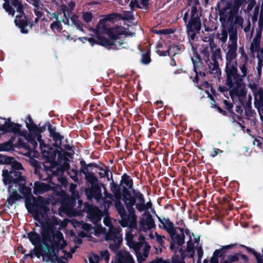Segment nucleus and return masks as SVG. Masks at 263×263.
Listing matches in <instances>:
<instances>
[{"label": "nucleus", "mask_w": 263, "mask_h": 263, "mask_svg": "<svg viewBox=\"0 0 263 263\" xmlns=\"http://www.w3.org/2000/svg\"><path fill=\"white\" fill-rule=\"evenodd\" d=\"M192 61L194 65V70L196 73L195 80L193 81L198 83V69L203 68V64L199 55L197 53L192 58Z\"/></svg>", "instance_id": "18"}, {"label": "nucleus", "mask_w": 263, "mask_h": 263, "mask_svg": "<svg viewBox=\"0 0 263 263\" xmlns=\"http://www.w3.org/2000/svg\"><path fill=\"white\" fill-rule=\"evenodd\" d=\"M127 209L128 210L129 214L128 215L125 214L124 215L120 217L121 219L119 220V223L123 227H127L128 229L137 228V216L135 214V210L129 209V208Z\"/></svg>", "instance_id": "12"}, {"label": "nucleus", "mask_w": 263, "mask_h": 263, "mask_svg": "<svg viewBox=\"0 0 263 263\" xmlns=\"http://www.w3.org/2000/svg\"><path fill=\"white\" fill-rule=\"evenodd\" d=\"M85 179L91 184V185L98 184V178L95 176L93 173L90 174V175L85 176Z\"/></svg>", "instance_id": "34"}, {"label": "nucleus", "mask_w": 263, "mask_h": 263, "mask_svg": "<svg viewBox=\"0 0 263 263\" xmlns=\"http://www.w3.org/2000/svg\"><path fill=\"white\" fill-rule=\"evenodd\" d=\"M246 4V0H234L231 6H228L222 9L220 13L221 28L233 26L232 21L234 15L238 12L240 7H244Z\"/></svg>", "instance_id": "6"}, {"label": "nucleus", "mask_w": 263, "mask_h": 263, "mask_svg": "<svg viewBox=\"0 0 263 263\" xmlns=\"http://www.w3.org/2000/svg\"><path fill=\"white\" fill-rule=\"evenodd\" d=\"M188 4L190 6H195L199 4V0H188Z\"/></svg>", "instance_id": "57"}, {"label": "nucleus", "mask_w": 263, "mask_h": 263, "mask_svg": "<svg viewBox=\"0 0 263 263\" xmlns=\"http://www.w3.org/2000/svg\"><path fill=\"white\" fill-rule=\"evenodd\" d=\"M100 255L102 259H104L107 262L109 259V253L107 250H103L100 252Z\"/></svg>", "instance_id": "42"}, {"label": "nucleus", "mask_w": 263, "mask_h": 263, "mask_svg": "<svg viewBox=\"0 0 263 263\" xmlns=\"http://www.w3.org/2000/svg\"><path fill=\"white\" fill-rule=\"evenodd\" d=\"M118 263H135L134 260L129 252L121 250L117 253Z\"/></svg>", "instance_id": "17"}, {"label": "nucleus", "mask_w": 263, "mask_h": 263, "mask_svg": "<svg viewBox=\"0 0 263 263\" xmlns=\"http://www.w3.org/2000/svg\"><path fill=\"white\" fill-rule=\"evenodd\" d=\"M223 104L225 105L226 108L228 110H230L233 107V105L232 103H229L227 100H224L223 101Z\"/></svg>", "instance_id": "50"}, {"label": "nucleus", "mask_w": 263, "mask_h": 263, "mask_svg": "<svg viewBox=\"0 0 263 263\" xmlns=\"http://www.w3.org/2000/svg\"><path fill=\"white\" fill-rule=\"evenodd\" d=\"M1 161L10 165L11 170H4L2 173L3 181L8 185L9 197L7 200V206L12 205L16 200L21 199L19 191L25 197V206L28 211L33 214L35 220L39 221L42 226L41 233L42 236L43 246L41 249V255L47 257L48 259L55 255V247L63 248L66 245L62 233L57 230L55 226L59 225V221L54 217H46L49 209L46 207L47 201L41 196L36 198L32 196L33 203L29 198L31 195V188L25 186V178L23 174L24 172L22 164L14 158L2 156Z\"/></svg>", "instance_id": "1"}, {"label": "nucleus", "mask_w": 263, "mask_h": 263, "mask_svg": "<svg viewBox=\"0 0 263 263\" xmlns=\"http://www.w3.org/2000/svg\"><path fill=\"white\" fill-rule=\"evenodd\" d=\"M217 37L221 44L222 49L226 51V85L229 86L234 94L237 96H242L243 79L249 72L248 57H243L239 67L241 74L238 73L236 58L237 55V31L234 26H225L221 28L220 32L217 33Z\"/></svg>", "instance_id": "2"}, {"label": "nucleus", "mask_w": 263, "mask_h": 263, "mask_svg": "<svg viewBox=\"0 0 263 263\" xmlns=\"http://www.w3.org/2000/svg\"><path fill=\"white\" fill-rule=\"evenodd\" d=\"M240 258V254L236 253L234 255L228 256L227 258L223 263H233L237 261Z\"/></svg>", "instance_id": "31"}, {"label": "nucleus", "mask_w": 263, "mask_h": 263, "mask_svg": "<svg viewBox=\"0 0 263 263\" xmlns=\"http://www.w3.org/2000/svg\"><path fill=\"white\" fill-rule=\"evenodd\" d=\"M89 263H98L99 262V257L95 254H92L88 257Z\"/></svg>", "instance_id": "47"}, {"label": "nucleus", "mask_w": 263, "mask_h": 263, "mask_svg": "<svg viewBox=\"0 0 263 263\" xmlns=\"http://www.w3.org/2000/svg\"><path fill=\"white\" fill-rule=\"evenodd\" d=\"M97 39L98 40V43L99 44H100L102 46H110L112 45V43L111 41H110L107 39L99 35H97Z\"/></svg>", "instance_id": "35"}, {"label": "nucleus", "mask_w": 263, "mask_h": 263, "mask_svg": "<svg viewBox=\"0 0 263 263\" xmlns=\"http://www.w3.org/2000/svg\"><path fill=\"white\" fill-rule=\"evenodd\" d=\"M192 6L191 12V18L196 17L195 15L196 14L197 15V7L195 6Z\"/></svg>", "instance_id": "54"}, {"label": "nucleus", "mask_w": 263, "mask_h": 263, "mask_svg": "<svg viewBox=\"0 0 263 263\" xmlns=\"http://www.w3.org/2000/svg\"><path fill=\"white\" fill-rule=\"evenodd\" d=\"M202 39L203 42H211L213 40V36L212 34L208 33L204 34V35L202 36Z\"/></svg>", "instance_id": "43"}, {"label": "nucleus", "mask_w": 263, "mask_h": 263, "mask_svg": "<svg viewBox=\"0 0 263 263\" xmlns=\"http://www.w3.org/2000/svg\"><path fill=\"white\" fill-rule=\"evenodd\" d=\"M51 16L50 20L52 18L54 19L55 21L59 20V13L58 12H55V13H49Z\"/></svg>", "instance_id": "59"}, {"label": "nucleus", "mask_w": 263, "mask_h": 263, "mask_svg": "<svg viewBox=\"0 0 263 263\" xmlns=\"http://www.w3.org/2000/svg\"><path fill=\"white\" fill-rule=\"evenodd\" d=\"M137 232V228L129 229V230L126 233L125 235V240L127 245L130 248H133L135 251H137L141 247L140 243L134 240Z\"/></svg>", "instance_id": "16"}, {"label": "nucleus", "mask_w": 263, "mask_h": 263, "mask_svg": "<svg viewBox=\"0 0 263 263\" xmlns=\"http://www.w3.org/2000/svg\"><path fill=\"white\" fill-rule=\"evenodd\" d=\"M62 11L64 13V16L66 17V18H68V20L69 19V13H71V12L69 11V10H68L67 8H66L65 7H63L62 8Z\"/></svg>", "instance_id": "51"}, {"label": "nucleus", "mask_w": 263, "mask_h": 263, "mask_svg": "<svg viewBox=\"0 0 263 263\" xmlns=\"http://www.w3.org/2000/svg\"><path fill=\"white\" fill-rule=\"evenodd\" d=\"M111 190L114 193L116 199L117 200L120 199L121 198V195L119 186L118 185H116L113 183L112 185L111 186Z\"/></svg>", "instance_id": "39"}, {"label": "nucleus", "mask_w": 263, "mask_h": 263, "mask_svg": "<svg viewBox=\"0 0 263 263\" xmlns=\"http://www.w3.org/2000/svg\"><path fill=\"white\" fill-rule=\"evenodd\" d=\"M251 23L250 21L248 20L243 26V30L245 32H248L250 30Z\"/></svg>", "instance_id": "48"}, {"label": "nucleus", "mask_w": 263, "mask_h": 263, "mask_svg": "<svg viewBox=\"0 0 263 263\" xmlns=\"http://www.w3.org/2000/svg\"><path fill=\"white\" fill-rule=\"evenodd\" d=\"M210 263H218V258L213 256L211 258Z\"/></svg>", "instance_id": "64"}, {"label": "nucleus", "mask_w": 263, "mask_h": 263, "mask_svg": "<svg viewBox=\"0 0 263 263\" xmlns=\"http://www.w3.org/2000/svg\"><path fill=\"white\" fill-rule=\"evenodd\" d=\"M105 239L110 241L109 248L114 252L117 251L122 242L120 229L112 228L108 229V232L105 235Z\"/></svg>", "instance_id": "9"}, {"label": "nucleus", "mask_w": 263, "mask_h": 263, "mask_svg": "<svg viewBox=\"0 0 263 263\" xmlns=\"http://www.w3.org/2000/svg\"><path fill=\"white\" fill-rule=\"evenodd\" d=\"M150 61L151 60L148 53H146V54H143L142 59L141 60L142 63L146 64L149 63Z\"/></svg>", "instance_id": "46"}, {"label": "nucleus", "mask_w": 263, "mask_h": 263, "mask_svg": "<svg viewBox=\"0 0 263 263\" xmlns=\"http://www.w3.org/2000/svg\"><path fill=\"white\" fill-rule=\"evenodd\" d=\"M51 189L50 185L42 182L35 181L34 183L33 193L35 195L42 194Z\"/></svg>", "instance_id": "19"}, {"label": "nucleus", "mask_w": 263, "mask_h": 263, "mask_svg": "<svg viewBox=\"0 0 263 263\" xmlns=\"http://www.w3.org/2000/svg\"><path fill=\"white\" fill-rule=\"evenodd\" d=\"M122 27H117L110 28L109 36L112 40H116L119 35L124 34L125 31Z\"/></svg>", "instance_id": "23"}, {"label": "nucleus", "mask_w": 263, "mask_h": 263, "mask_svg": "<svg viewBox=\"0 0 263 263\" xmlns=\"http://www.w3.org/2000/svg\"><path fill=\"white\" fill-rule=\"evenodd\" d=\"M155 234L156 236V240L161 246H162L164 242L165 237L163 236H161L158 234L157 233H155Z\"/></svg>", "instance_id": "45"}, {"label": "nucleus", "mask_w": 263, "mask_h": 263, "mask_svg": "<svg viewBox=\"0 0 263 263\" xmlns=\"http://www.w3.org/2000/svg\"><path fill=\"white\" fill-rule=\"evenodd\" d=\"M158 33L167 34L173 33V31L171 29H162L157 31Z\"/></svg>", "instance_id": "55"}, {"label": "nucleus", "mask_w": 263, "mask_h": 263, "mask_svg": "<svg viewBox=\"0 0 263 263\" xmlns=\"http://www.w3.org/2000/svg\"><path fill=\"white\" fill-rule=\"evenodd\" d=\"M236 13H236L234 15V16H233V21H232V24L233 25V26H234V27L235 28H236V27H235V24H236L238 26H240L241 28H243V19L240 16L237 15V16H235V15ZM236 29V31H237V29Z\"/></svg>", "instance_id": "28"}, {"label": "nucleus", "mask_w": 263, "mask_h": 263, "mask_svg": "<svg viewBox=\"0 0 263 263\" xmlns=\"http://www.w3.org/2000/svg\"><path fill=\"white\" fill-rule=\"evenodd\" d=\"M28 237L31 243L34 246L39 244L41 242L40 236L34 232H31L29 233L28 234Z\"/></svg>", "instance_id": "24"}, {"label": "nucleus", "mask_w": 263, "mask_h": 263, "mask_svg": "<svg viewBox=\"0 0 263 263\" xmlns=\"http://www.w3.org/2000/svg\"><path fill=\"white\" fill-rule=\"evenodd\" d=\"M69 167V163L67 161L64 162L62 166L54 163L47 162L44 164L43 167L41 168V172L40 173L39 178L44 181H49L51 180L52 176H61L64 171L68 170ZM58 179L62 183L65 181V179L62 177H58Z\"/></svg>", "instance_id": "5"}, {"label": "nucleus", "mask_w": 263, "mask_h": 263, "mask_svg": "<svg viewBox=\"0 0 263 263\" xmlns=\"http://www.w3.org/2000/svg\"><path fill=\"white\" fill-rule=\"evenodd\" d=\"M245 247L248 252L252 253L254 255L257 261V263H263V250L262 251V256H260L259 254L253 249L246 246H245Z\"/></svg>", "instance_id": "32"}, {"label": "nucleus", "mask_w": 263, "mask_h": 263, "mask_svg": "<svg viewBox=\"0 0 263 263\" xmlns=\"http://www.w3.org/2000/svg\"><path fill=\"white\" fill-rule=\"evenodd\" d=\"M13 149V144L10 141L3 143L0 145V151H9Z\"/></svg>", "instance_id": "37"}, {"label": "nucleus", "mask_w": 263, "mask_h": 263, "mask_svg": "<svg viewBox=\"0 0 263 263\" xmlns=\"http://www.w3.org/2000/svg\"><path fill=\"white\" fill-rule=\"evenodd\" d=\"M148 0H132L129 6L132 8L137 7L141 8L142 6H146Z\"/></svg>", "instance_id": "26"}, {"label": "nucleus", "mask_w": 263, "mask_h": 263, "mask_svg": "<svg viewBox=\"0 0 263 263\" xmlns=\"http://www.w3.org/2000/svg\"><path fill=\"white\" fill-rule=\"evenodd\" d=\"M148 255V253L143 252V253L142 255L141 256V257H140L139 256H137V257H138V260L141 259L142 260H144L147 257Z\"/></svg>", "instance_id": "63"}, {"label": "nucleus", "mask_w": 263, "mask_h": 263, "mask_svg": "<svg viewBox=\"0 0 263 263\" xmlns=\"http://www.w3.org/2000/svg\"><path fill=\"white\" fill-rule=\"evenodd\" d=\"M222 250V249L216 250L214 251L213 256H215L217 258H218L219 256H221L222 255V253H221Z\"/></svg>", "instance_id": "61"}, {"label": "nucleus", "mask_w": 263, "mask_h": 263, "mask_svg": "<svg viewBox=\"0 0 263 263\" xmlns=\"http://www.w3.org/2000/svg\"><path fill=\"white\" fill-rule=\"evenodd\" d=\"M155 221L152 216L149 213L143 214L139 223V230L146 232L155 228Z\"/></svg>", "instance_id": "15"}, {"label": "nucleus", "mask_w": 263, "mask_h": 263, "mask_svg": "<svg viewBox=\"0 0 263 263\" xmlns=\"http://www.w3.org/2000/svg\"><path fill=\"white\" fill-rule=\"evenodd\" d=\"M81 168L80 170V172L83 173L85 175V176H86L88 175H90V174L91 173H93L92 168H90L91 166H95L96 167H97V165L96 164H95L93 163H89L87 164L83 161H81Z\"/></svg>", "instance_id": "22"}, {"label": "nucleus", "mask_w": 263, "mask_h": 263, "mask_svg": "<svg viewBox=\"0 0 263 263\" xmlns=\"http://www.w3.org/2000/svg\"><path fill=\"white\" fill-rule=\"evenodd\" d=\"M119 200V199L117 200V201L116 202L115 206L118 214L120 215V217H121L126 214V211L123 205Z\"/></svg>", "instance_id": "29"}, {"label": "nucleus", "mask_w": 263, "mask_h": 263, "mask_svg": "<svg viewBox=\"0 0 263 263\" xmlns=\"http://www.w3.org/2000/svg\"><path fill=\"white\" fill-rule=\"evenodd\" d=\"M123 18L126 20L133 19V16L130 12H126L124 13Z\"/></svg>", "instance_id": "49"}, {"label": "nucleus", "mask_w": 263, "mask_h": 263, "mask_svg": "<svg viewBox=\"0 0 263 263\" xmlns=\"http://www.w3.org/2000/svg\"><path fill=\"white\" fill-rule=\"evenodd\" d=\"M201 28V22L198 15L196 17L191 18L187 25V32L190 40H194L196 34L199 32Z\"/></svg>", "instance_id": "14"}, {"label": "nucleus", "mask_w": 263, "mask_h": 263, "mask_svg": "<svg viewBox=\"0 0 263 263\" xmlns=\"http://www.w3.org/2000/svg\"><path fill=\"white\" fill-rule=\"evenodd\" d=\"M11 126H14L13 123L6 122L4 125L0 126V129L5 132H11L12 128H10Z\"/></svg>", "instance_id": "38"}, {"label": "nucleus", "mask_w": 263, "mask_h": 263, "mask_svg": "<svg viewBox=\"0 0 263 263\" xmlns=\"http://www.w3.org/2000/svg\"><path fill=\"white\" fill-rule=\"evenodd\" d=\"M160 222L162 224L163 228L169 233L172 240L176 242L178 246H181L184 243V234L183 229L175 228L174 224L169 219L159 218Z\"/></svg>", "instance_id": "7"}, {"label": "nucleus", "mask_w": 263, "mask_h": 263, "mask_svg": "<svg viewBox=\"0 0 263 263\" xmlns=\"http://www.w3.org/2000/svg\"><path fill=\"white\" fill-rule=\"evenodd\" d=\"M68 24L72 27H76L80 31H83V24L79 20L78 16L75 14L72 15L68 20Z\"/></svg>", "instance_id": "21"}, {"label": "nucleus", "mask_w": 263, "mask_h": 263, "mask_svg": "<svg viewBox=\"0 0 263 263\" xmlns=\"http://www.w3.org/2000/svg\"><path fill=\"white\" fill-rule=\"evenodd\" d=\"M100 170L101 171L99 173L100 177L101 178L106 177L107 178V180H109V173H110V175H111V173L109 171V170L107 167H106L105 169L100 168Z\"/></svg>", "instance_id": "41"}, {"label": "nucleus", "mask_w": 263, "mask_h": 263, "mask_svg": "<svg viewBox=\"0 0 263 263\" xmlns=\"http://www.w3.org/2000/svg\"><path fill=\"white\" fill-rule=\"evenodd\" d=\"M87 217L92 222L96 224L92 229L96 236L105 233V229L97 224L98 222L101 220L102 217V212L100 210L95 206H90L88 209Z\"/></svg>", "instance_id": "10"}, {"label": "nucleus", "mask_w": 263, "mask_h": 263, "mask_svg": "<svg viewBox=\"0 0 263 263\" xmlns=\"http://www.w3.org/2000/svg\"><path fill=\"white\" fill-rule=\"evenodd\" d=\"M26 126L31 134L33 136V139H28V140L32 144L33 148H35L37 145V142L35 141V140L36 139L40 142V146L42 149V142L41 136L40 134L39 129L33 123V121L31 119H28V121L26 122Z\"/></svg>", "instance_id": "13"}, {"label": "nucleus", "mask_w": 263, "mask_h": 263, "mask_svg": "<svg viewBox=\"0 0 263 263\" xmlns=\"http://www.w3.org/2000/svg\"><path fill=\"white\" fill-rule=\"evenodd\" d=\"M104 223L105 226H107L109 228V229H110V228H114L111 225V221H110V219H109L107 217H105L104 219Z\"/></svg>", "instance_id": "53"}, {"label": "nucleus", "mask_w": 263, "mask_h": 263, "mask_svg": "<svg viewBox=\"0 0 263 263\" xmlns=\"http://www.w3.org/2000/svg\"><path fill=\"white\" fill-rule=\"evenodd\" d=\"M50 136L52 138L53 140L54 141V145L60 147L62 145V140L63 137L61 136L59 133L55 131L54 128H49Z\"/></svg>", "instance_id": "20"}, {"label": "nucleus", "mask_w": 263, "mask_h": 263, "mask_svg": "<svg viewBox=\"0 0 263 263\" xmlns=\"http://www.w3.org/2000/svg\"><path fill=\"white\" fill-rule=\"evenodd\" d=\"M61 21L60 20L55 21L50 25L51 29L54 31L55 30L57 31H60L62 30V26L61 23Z\"/></svg>", "instance_id": "36"}, {"label": "nucleus", "mask_w": 263, "mask_h": 263, "mask_svg": "<svg viewBox=\"0 0 263 263\" xmlns=\"http://www.w3.org/2000/svg\"><path fill=\"white\" fill-rule=\"evenodd\" d=\"M85 179L91 184V185L98 184V178L95 176L93 173L90 174V175L85 176Z\"/></svg>", "instance_id": "33"}, {"label": "nucleus", "mask_w": 263, "mask_h": 263, "mask_svg": "<svg viewBox=\"0 0 263 263\" xmlns=\"http://www.w3.org/2000/svg\"><path fill=\"white\" fill-rule=\"evenodd\" d=\"M82 228L87 232H90L91 230V227L89 224L84 223L83 224Z\"/></svg>", "instance_id": "60"}, {"label": "nucleus", "mask_w": 263, "mask_h": 263, "mask_svg": "<svg viewBox=\"0 0 263 263\" xmlns=\"http://www.w3.org/2000/svg\"><path fill=\"white\" fill-rule=\"evenodd\" d=\"M203 254V250L202 249L201 247H199L197 248V254L198 256V261H199L201 258L202 257Z\"/></svg>", "instance_id": "58"}, {"label": "nucleus", "mask_w": 263, "mask_h": 263, "mask_svg": "<svg viewBox=\"0 0 263 263\" xmlns=\"http://www.w3.org/2000/svg\"><path fill=\"white\" fill-rule=\"evenodd\" d=\"M220 49L216 48L212 51V60L208 64L209 72L214 78H219L221 75V70L217 60L221 58Z\"/></svg>", "instance_id": "11"}, {"label": "nucleus", "mask_w": 263, "mask_h": 263, "mask_svg": "<svg viewBox=\"0 0 263 263\" xmlns=\"http://www.w3.org/2000/svg\"><path fill=\"white\" fill-rule=\"evenodd\" d=\"M3 7L9 14L15 17L14 23L22 33H27L32 24L26 16L23 5L20 0H4Z\"/></svg>", "instance_id": "3"}, {"label": "nucleus", "mask_w": 263, "mask_h": 263, "mask_svg": "<svg viewBox=\"0 0 263 263\" xmlns=\"http://www.w3.org/2000/svg\"><path fill=\"white\" fill-rule=\"evenodd\" d=\"M77 185L75 184L71 183L69 186L70 191L71 192L72 196H76V189Z\"/></svg>", "instance_id": "52"}, {"label": "nucleus", "mask_w": 263, "mask_h": 263, "mask_svg": "<svg viewBox=\"0 0 263 263\" xmlns=\"http://www.w3.org/2000/svg\"><path fill=\"white\" fill-rule=\"evenodd\" d=\"M97 30L98 33H106L109 35L110 28H107L104 22H100L97 26Z\"/></svg>", "instance_id": "27"}, {"label": "nucleus", "mask_w": 263, "mask_h": 263, "mask_svg": "<svg viewBox=\"0 0 263 263\" xmlns=\"http://www.w3.org/2000/svg\"><path fill=\"white\" fill-rule=\"evenodd\" d=\"M85 194L88 199L94 198L98 203L102 204L105 209L111 204L112 196L108 194H105V197H102L101 189L97 184H93L85 190Z\"/></svg>", "instance_id": "8"}, {"label": "nucleus", "mask_w": 263, "mask_h": 263, "mask_svg": "<svg viewBox=\"0 0 263 263\" xmlns=\"http://www.w3.org/2000/svg\"><path fill=\"white\" fill-rule=\"evenodd\" d=\"M121 183L124 184L127 189H132L133 185L132 179L127 174H124L122 177Z\"/></svg>", "instance_id": "25"}, {"label": "nucleus", "mask_w": 263, "mask_h": 263, "mask_svg": "<svg viewBox=\"0 0 263 263\" xmlns=\"http://www.w3.org/2000/svg\"><path fill=\"white\" fill-rule=\"evenodd\" d=\"M123 200L126 208L134 210L133 206L136 204V209L142 212L151 208L152 203L148 202L145 203L143 194L139 192L134 190L132 195L124 186H123Z\"/></svg>", "instance_id": "4"}, {"label": "nucleus", "mask_w": 263, "mask_h": 263, "mask_svg": "<svg viewBox=\"0 0 263 263\" xmlns=\"http://www.w3.org/2000/svg\"><path fill=\"white\" fill-rule=\"evenodd\" d=\"M14 126H11L10 128H12V131L13 132H17L19 130L21 125L18 124H15L13 123Z\"/></svg>", "instance_id": "56"}, {"label": "nucleus", "mask_w": 263, "mask_h": 263, "mask_svg": "<svg viewBox=\"0 0 263 263\" xmlns=\"http://www.w3.org/2000/svg\"><path fill=\"white\" fill-rule=\"evenodd\" d=\"M162 47V45L160 44H159L156 48V51L157 53L160 55H166V53H163L159 49V48H161Z\"/></svg>", "instance_id": "62"}, {"label": "nucleus", "mask_w": 263, "mask_h": 263, "mask_svg": "<svg viewBox=\"0 0 263 263\" xmlns=\"http://www.w3.org/2000/svg\"><path fill=\"white\" fill-rule=\"evenodd\" d=\"M200 53L202 55L203 60L205 61V62L208 65V64H209L210 62V52H209V47H204L203 49H202L200 51Z\"/></svg>", "instance_id": "30"}, {"label": "nucleus", "mask_w": 263, "mask_h": 263, "mask_svg": "<svg viewBox=\"0 0 263 263\" xmlns=\"http://www.w3.org/2000/svg\"><path fill=\"white\" fill-rule=\"evenodd\" d=\"M82 17L86 23L90 22L93 18V15L91 12H83Z\"/></svg>", "instance_id": "40"}, {"label": "nucleus", "mask_w": 263, "mask_h": 263, "mask_svg": "<svg viewBox=\"0 0 263 263\" xmlns=\"http://www.w3.org/2000/svg\"><path fill=\"white\" fill-rule=\"evenodd\" d=\"M78 171L72 169L71 170V172H68V174L70 176V177L72 179V180L74 182H78V178L77 176L78 175Z\"/></svg>", "instance_id": "44"}]
</instances>
